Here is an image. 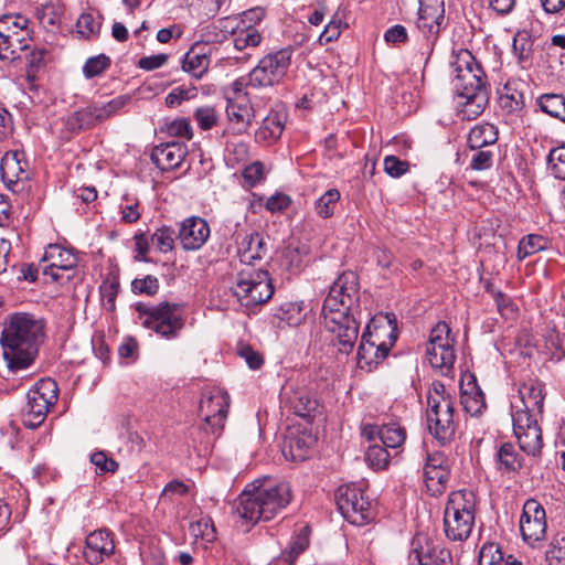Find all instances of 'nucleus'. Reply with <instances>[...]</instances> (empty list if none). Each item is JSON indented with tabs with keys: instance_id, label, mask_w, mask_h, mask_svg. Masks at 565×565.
<instances>
[{
	"instance_id": "nucleus-45",
	"label": "nucleus",
	"mask_w": 565,
	"mask_h": 565,
	"mask_svg": "<svg viewBox=\"0 0 565 565\" xmlns=\"http://www.w3.org/2000/svg\"><path fill=\"white\" fill-rule=\"evenodd\" d=\"M262 41L258 30L254 25L237 29L233 33L234 46L238 51L247 47H256Z\"/></svg>"
},
{
	"instance_id": "nucleus-39",
	"label": "nucleus",
	"mask_w": 565,
	"mask_h": 565,
	"mask_svg": "<svg viewBox=\"0 0 565 565\" xmlns=\"http://www.w3.org/2000/svg\"><path fill=\"white\" fill-rule=\"evenodd\" d=\"M540 109L562 122H565V95L557 93L542 94L536 99Z\"/></svg>"
},
{
	"instance_id": "nucleus-44",
	"label": "nucleus",
	"mask_w": 565,
	"mask_h": 565,
	"mask_svg": "<svg viewBox=\"0 0 565 565\" xmlns=\"http://www.w3.org/2000/svg\"><path fill=\"white\" fill-rule=\"evenodd\" d=\"M210 58L205 54L188 52L183 58L182 68L195 78H201L209 70Z\"/></svg>"
},
{
	"instance_id": "nucleus-36",
	"label": "nucleus",
	"mask_w": 565,
	"mask_h": 565,
	"mask_svg": "<svg viewBox=\"0 0 565 565\" xmlns=\"http://www.w3.org/2000/svg\"><path fill=\"white\" fill-rule=\"evenodd\" d=\"M284 131V122L278 113L269 114L255 132V140L262 145H271L277 141Z\"/></svg>"
},
{
	"instance_id": "nucleus-35",
	"label": "nucleus",
	"mask_w": 565,
	"mask_h": 565,
	"mask_svg": "<svg viewBox=\"0 0 565 565\" xmlns=\"http://www.w3.org/2000/svg\"><path fill=\"white\" fill-rule=\"evenodd\" d=\"M498 140V130L494 125L484 122L472 127L468 134L467 145L470 150L486 149Z\"/></svg>"
},
{
	"instance_id": "nucleus-21",
	"label": "nucleus",
	"mask_w": 565,
	"mask_h": 565,
	"mask_svg": "<svg viewBox=\"0 0 565 565\" xmlns=\"http://www.w3.org/2000/svg\"><path fill=\"white\" fill-rule=\"evenodd\" d=\"M362 334L374 342L386 344L391 350L398 338L396 316L392 312L375 315Z\"/></svg>"
},
{
	"instance_id": "nucleus-9",
	"label": "nucleus",
	"mask_w": 565,
	"mask_h": 565,
	"mask_svg": "<svg viewBox=\"0 0 565 565\" xmlns=\"http://www.w3.org/2000/svg\"><path fill=\"white\" fill-rule=\"evenodd\" d=\"M232 291L243 306L252 307L267 302L274 286L268 271L247 267L236 275Z\"/></svg>"
},
{
	"instance_id": "nucleus-25",
	"label": "nucleus",
	"mask_w": 565,
	"mask_h": 565,
	"mask_svg": "<svg viewBox=\"0 0 565 565\" xmlns=\"http://www.w3.org/2000/svg\"><path fill=\"white\" fill-rule=\"evenodd\" d=\"M30 31L17 34L9 26L0 28V60L13 62L20 58L21 53L29 49Z\"/></svg>"
},
{
	"instance_id": "nucleus-42",
	"label": "nucleus",
	"mask_w": 565,
	"mask_h": 565,
	"mask_svg": "<svg viewBox=\"0 0 565 565\" xmlns=\"http://www.w3.org/2000/svg\"><path fill=\"white\" fill-rule=\"evenodd\" d=\"M499 468L507 472H515L522 467V458L515 447L510 444H503L497 452Z\"/></svg>"
},
{
	"instance_id": "nucleus-23",
	"label": "nucleus",
	"mask_w": 565,
	"mask_h": 565,
	"mask_svg": "<svg viewBox=\"0 0 565 565\" xmlns=\"http://www.w3.org/2000/svg\"><path fill=\"white\" fill-rule=\"evenodd\" d=\"M232 238L237 244L239 259L244 264H253L263 259L267 254V244L264 236L258 232H250L243 235L237 230L232 233Z\"/></svg>"
},
{
	"instance_id": "nucleus-26",
	"label": "nucleus",
	"mask_w": 565,
	"mask_h": 565,
	"mask_svg": "<svg viewBox=\"0 0 565 565\" xmlns=\"http://www.w3.org/2000/svg\"><path fill=\"white\" fill-rule=\"evenodd\" d=\"M362 436L369 441H373L377 438L385 447L396 450L404 444L406 433L404 428L396 424L382 426L365 425L362 428Z\"/></svg>"
},
{
	"instance_id": "nucleus-33",
	"label": "nucleus",
	"mask_w": 565,
	"mask_h": 565,
	"mask_svg": "<svg viewBox=\"0 0 565 565\" xmlns=\"http://www.w3.org/2000/svg\"><path fill=\"white\" fill-rule=\"evenodd\" d=\"M21 156L17 151L7 152L1 159V178L8 188L29 177L25 171L26 162L21 159Z\"/></svg>"
},
{
	"instance_id": "nucleus-57",
	"label": "nucleus",
	"mask_w": 565,
	"mask_h": 565,
	"mask_svg": "<svg viewBox=\"0 0 565 565\" xmlns=\"http://www.w3.org/2000/svg\"><path fill=\"white\" fill-rule=\"evenodd\" d=\"M473 153L470 159V168L475 171L488 170L493 164L494 153L490 149L472 150Z\"/></svg>"
},
{
	"instance_id": "nucleus-29",
	"label": "nucleus",
	"mask_w": 565,
	"mask_h": 565,
	"mask_svg": "<svg viewBox=\"0 0 565 565\" xmlns=\"http://www.w3.org/2000/svg\"><path fill=\"white\" fill-rule=\"evenodd\" d=\"M391 350L362 334L358 347L356 361L361 370L372 371L386 359Z\"/></svg>"
},
{
	"instance_id": "nucleus-56",
	"label": "nucleus",
	"mask_w": 565,
	"mask_h": 565,
	"mask_svg": "<svg viewBox=\"0 0 565 565\" xmlns=\"http://www.w3.org/2000/svg\"><path fill=\"white\" fill-rule=\"evenodd\" d=\"M487 290L491 294L497 305V309L502 317L509 318L514 315L516 307L510 297H508L500 290L490 289L489 287L487 288Z\"/></svg>"
},
{
	"instance_id": "nucleus-49",
	"label": "nucleus",
	"mask_w": 565,
	"mask_h": 565,
	"mask_svg": "<svg viewBox=\"0 0 565 565\" xmlns=\"http://www.w3.org/2000/svg\"><path fill=\"white\" fill-rule=\"evenodd\" d=\"M189 530L196 540L201 539L206 542H213L216 537L215 527L210 516H203L191 523Z\"/></svg>"
},
{
	"instance_id": "nucleus-19",
	"label": "nucleus",
	"mask_w": 565,
	"mask_h": 565,
	"mask_svg": "<svg viewBox=\"0 0 565 565\" xmlns=\"http://www.w3.org/2000/svg\"><path fill=\"white\" fill-rule=\"evenodd\" d=\"M424 477L433 495L441 494L450 477L449 462L441 451L428 454L424 466Z\"/></svg>"
},
{
	"instance_id": "nucleus-27",
	"label": "nucleus",
	"mask_w": 565,
	"mask_h": 565,
	"mask_svg": "<svg viewBox=\"0 0 565 565\" xmlns=\"http://www.w3.org/2000/svg\"><path fill=\"white\" fill-rule=\"evenodd\" d=\"M186 156V147L180 142H167L156 146L151 160L162 171H170L181 166Z\"/></svg>"
},
{
	"instance_id": "nucleus-18",
	"label": "nucleus",
	"mask_w": 565,
	"mask_h": 565,
	"mask_svg": "<svg viewBox=\"0 0 565 565\" xmlns=\"http://www.w3.org/2000/svg\"><path fill=\"white\" fill-rule=\"evenodd\" d=\"M445 23L444 0H427L419 3L416 26L428 41L435 42Z\"/></svg>"
},
{
	"instance_id": "nucleus-5",
	"label": "nucleus",
	"mask_w": 565,
	"mask_h": 565,
	"mask_svg": "<svg viewBox=\"0 0 565 565\" xmlns=\"http://www.w3.org/2000/svg\"><path fill=\"white\" fill-rule=\"evenodd\" d=\"M427 426L431 436L440 444L447 445L456 434L454 419V401L441 382H434L427 393Z\"/></svg>"
},
{
	"instance_id": "nucleus-6",
	"label": "nucleus",
	"mask_w": 565,
	"mask_h": 565,
	"mask_svg": "<svg viewBox=\"0 0 565 565\" xmlns=\"http://www.w3.org/2000/svg\"><path fill=\"white\" fill-rule=\"evenodd\" d=\"M476 500L472 491L452 492L444 512V531L454 542H462L469 537L475 524Z\"/></svg>"
},
{
	"instance_id": "nucleus-59",
	"label": "nucleus",
	"mask_w": 565,
	"mask_h": 565,
	"mask_svg": "<svg viewBox=\"0 0 565 565\" xmlns=\"http://www.w3.org/2000/svg\"><path fill=\"white\" fill-rule=\"evenodd\" d=\"M196 96L195 87L179 86L173 88L166 97V104L168 107H177L183 100H188Z\"/></svg>"
},
{
	"instance_id": "nucleus-32",
	"label": "nucleus",
	"mask_w": 565,
	"mask_h": 565,
	"mask_svg": "<svg viewBox=\"0 0 565 565\" xmlns=\"http://www.w3.org/2000/svg\"><path fill=\"white\" fill-rule=\"evenodd\" d=\"M303 301L282 302L273 313V323L284 329L286 327H297L306 318Z\"/></svg>"
},
{
	"instance_id": "nucleus-14",
	"label": "nucleus",
	"mask_w": 565,
	"mask_h": 565,
	"mask_svg": "<svg viewBox=\"0 0 565 565\" xmlns=\"http://www.w3.org/2000/svg\"><path fill=\"white\" fill-rule=\"evenodd\" d=\"M230 407V396L222 390L204 395L200 402L199 415L204 420L202 429L206 434L220 435Z\"/></svg>"
},
{
	"instance_id": "nucleus-37",
	"label": "nucleus",
	"mask_w": 565,
	"mask_h": 565,
	"mask_svg": "<svg viewBox=\"0 0 565 565\" xmlns=\"http://www.w3.org/2000/svg\"><path fill=\"white\" fill-rule=\"evenodd\" d=\"M516 81H509L500 93V107L509 114L520 111L524 106V94Z\"/></svg>"
},
{
	"instance_id": "nucleus-11",
	"label": "nucleus",
	"mask_w": 565,
	"mask_h": 565,
	"mask_svg": "<svg viewBox=\"0 0 565 565\" xmlns=\"http://www.w3.org/2000/svg\"><path fill=\"white\" fill-rule=\"evenodd\" d=\"M454 343L449 326L438 322L430 332L426 355L431 367L438 369L443 375H448L455 364Z\"/></svg>"
},
{
	"instance_id": "nucleus-30",
	"label": "nucleus",
	"mask_w": 565,
	"mask_h": 565,
	"mask_svg": "<svg viewBox=\"0 0 565 565\" xmlns=\"http://www.w3.org/2000/svg\"><path fill=\"white\" fill-rule=\"evenodd\" d=\"M520 405L512 406L513 413H525L531 417H541L544 405L543 390L540 385L523 384L520 390Z\"/></svg>"
},
{
	"instance_id": "nucleus-17",
	"label": "nucleus",
	"mask_w": 565,
	"mask_h": 565,
	"mask_svg": "<svg viewBox=\"0 0 565 565\" xmlns=\"http://www.w3.org/2000/svg\"><path fill=\"white\" fill-rule=\"evenodd\" d=\"M115 556L113 533L97 530L87 535L83 557L88 565H108Z\"/></svg>"
},
{
	"instance_id": "nucleus-40",
	"label": "nucleus",
	"mask_w": 565,
	"mask_h": 565,
	"mask_svg": "<svg viewBox=\"0 0 565 565\" xmlns=\"http://www.w3.org/2000/svg\"><path fill=\"white\" fill-rule=\"evenodd\" d=\"M551 242L547 237L539 234H529L521 238L518 246L519 259H525L526 257L536 254L541 250H545L550 247Z\"/></svg>"
},
{
	"instance_id": "nucleus-54",
	"label": "nucleus",
	"mask_w": 565,
	"mask_h": 565,
	"mask_svg": "<svg viewBox=\"0 0 565 565\" xmlns=\"http://www.w3.org/2000/svg\"><path fill=\"white\" fill-rule=\"evenodd\" d=\"M546 562L548 565H565V536L556 535L547 551Z\"/></svg>"
},
{
	"instance_id": "nucleus-51",
	"label": "nucleus",
	"mask_w": 565,
	"mask_h": 565,
	"mask_svg": "<svg viewBox=\"0 0 565 565\" xmlns=\"http://www.w3.org/2000/svg\"><path fill=\"white\" fill-rule=\"evenodd\" d=\"M532 40L526 32H518L513 39L512 51L516 56L519 63H524L529 60L532 53Z\"/></svg>"
},
{
	"instance_id": "nucleus-64",
	"label": "nucleus",
	"mask_w": 565,
	"mask_h": 565,
	"mask_svg": "<svg viewBox=\"0 0 565 565\" xmlns=\"http://www.w3.org/2000/svg\"><path fill=\"white\" fill-rule=\"evenodd\" d=\"M90 462L95 465L102 472H116L118 462L108 458L105 452L97 451L90 456Z\"/></svg>"
},
{
	"instance_id": "nucleus-28",
	"label": "nucleus",
	"mask_w": 565,
	"mask_h": 565,
	"mask_svg": "<svg viewBox=\"0 0 565 565\" xmlns=\"http://www.w3.org/2000/svg\"><path fill=\"white\" fill-rule=\"evenodd\" d=\"M316 438L308 431H290L285 439L282 455L287 460L300 462L309 458Z\"/></svg>"
},
{
	"instance_id": "nucleus-52",
	"label": "nucleus",
	"mask_w": 565,
	"mask_h": 565,
	"mask_svg": "<svg viewBox=\"0 0 565 565\" xmlns=\"http://www.w3.org/2000/svg\"><path fill=\"white\" fill-rule=\"evenodd\" d=\"M151 243L161 253H168L174 246V231L168 226L159 227L151 235Z\"/></svg>"
},
{
	"instance_id": "nucleus-48",
	"label": "nucleus",
	"mask_w": 565,
	"mask_h": 565,
	"mask_svg": "<svg viewBox=\"0 0 565 565\" xmlns=\"http://www.w3.org/2000/svg\"><path fill=\"white\" fill-rule=\"evenodd\" d=\"M479 565H507V558L497 543H484L479 552Z\"/></svg>"
},
{
	"instance_id": "nucleus-10",
	"label": "nucleus",
	"mask_w": 565,
	"mask_h": 565,
	"mask_svg": "<svg viewBox=\"0 0 565 565\" xmlns=\"http://www.w3.org/2000/svg\"><path fill=\"white\" fill-rule=\"evenodd\" d=\"M337 505L343 518L353 525L362 526L375 518V511L364 490L355 483L341 486L335 494Z\"/></svg>"
},
{
	"instance_id": "nucleus-53",
	"label": "nucleus",
	"mask_w": 565,
	"mask_h": 565,
	"mask_svg": "<svg viewBox=\"0 0 565 565\" xmlns=\"http://www.w3.org/2000/svg\"><path fill=\"white\" fill-rule=\"evenodd\" d=\"M110 66V58L105 54L89 57L84 66L83 73L86 78H93L104 73Z\"/></svg>"
},
{
	"instance_id": "nucleus-63",
	"label": "nucleus",
	"mask_w": 565,
	"mask_h": 565,
	"mask_svg": "<svg viewBox=\"0 0 565 565\" xmlns=\"http://www.w3.org/2000/svg\"><path fill=\"white\" fill-rule=\"evenodd\" d=\"M28 24H29V20L21 14L3 15L0 19V28L2 25L9 26V30H11L12 32H14L17 34H20L22 31H29Z\"/></svg>"
},
{
	"instance_id": "nucleus-15",
	"label": "nucleus",
	"mask_w": 565,
	"mask_h": 565,
	"mask_svg": "<svg viewBox=\"0 0 565 565\" xmlns=\"http://www.w3.org/2000/svg\"><path fill=\"white\" fill-rule=\"evenodd\" d=\"M513 431L520 448L531 456H536L543 447L539 417L525 413H512Z\"/></svg>"
},
{
	"instance_id": "nucleus-12",
	"label": "nucleus",
	"mask_w": 565,
	"mask_h": 565,
	"mask_svg": "<svg viewBox=\"0 0 565 565\" xmlns=\"http://www.w3.org/2000/svg\"><path fill=\"white\" fill-rule=\"evenodd\" d=\"M292 50L282 49L265 55L249 73L252 87H267L278 84L287 74Z\"/></svg>"
},
{
	"instance_id": "nucleus-46",
	"label": "nucleus",
	"mask_w": 565,
	"mask_h": 565,
	"mask_svg": "<svg viewBox=\"0 0 565 565\" xmlns=\"http://www.w3.org/2000/svg\"><path fill=\"white\" fill-rule=\"evenodd\" d=\"M391 454L382 444L370 445L365 451V461L374 470H382L388 466Z\"/></svg>"
},
{
	"instance_id": "nucleus-58",
	"label": "nucleus",
	"mask_w": 565,
	"mask_h": 565,
	"mask_svg": "<svg viewBox=\"0 0 565 565\" xmlns=\"http://www.w3.org/2000/svg\"><path fill=\"white\" fill-rule=\"evenodd\" d=\"M131 290L135 294H146L153 296L159 290V280L152 275H148L143 278H136L131 282Z\"/></svg>"
},
{
	"instance_id": "nucleus-50",
	"label": "nucleus",
	"mask_w": 565,
	"mask_h": 565,
	"mask_svg": "<svg viewBox=\"0 0 565 565\" xmlns=\"http://www.w3.org/2000/svg\"><path fill=\"white\" fill-rule=\"evenodd\" d=\"M547 162L552 174L557 179L565 180V143L550 151Z\"/></svg>"
},
{
	"instance_id": "nucleus-20",
	"label": "nucleus",
	"mask_w": 565,
	"mask_h": 565,
	"mask_svg": "<svg viewBox=\"0 0 565 565\" xmlns=\"http://www.w3.org/2000/svg\"><path fill=\"white\" fill-rule=\"evenodd\" d=\"M211 234L209 223L200 216H190L181 222L178 238L184 250L201 249Z\"/></svg>"
},
{
	"instance_id": "nucleus-8",
	"label": "nucleus",
	"mask_w": 565,
	"mask_h": 565,
	"mask_svg": "<svg viewBox=\"0 0 565 565\" xmlns=\"http://www.w3.org/2000/svg\"><path fill=\"white\" fill-rule=\"evenodd\" d=\"M58 398V385L51 377L39 380L28 392L22 409V422L26 428H38L46 418Z\"/></svg>"
},
{
	"instance_id": "nucleus-55",
	"label": "nucleus",
	"mask_w": 565,
	"mask_h": 565,
	"mask_svg": "<svg viewBox=\"0 0 565 565\" xmlns=\"http://www.w3.org/2000/svg\"><path fill=\"white\" fill-rule=\"evenodd\" d=\"M308 547V540L306 536L296 537L290 544L288 550L284 551L279 558V563L292 565L297 557L305 552Z\"/></svg>"
},
{
	"instance_id": "nucleus-13",
	"label": "nucleus",
	"mask_w": 565,
	"mask_h": 565,
	"mask_svg": "<svg viewBox=\"0 0 565 565\" xmlns=\"http://www.w3.org/2000/svg\"><path fill=\"white\" fill-rule=\"evenodd\" d=\"M46 263L42 267L45 276H50L52 281L64 285L75 275L77 257L72 249L64 248L58 244H51L46 247L43 258Z\"/></svg>"
},
{
	"instance_id": "nucleus-41",
	"label": "nucleus",
	"mask_w": 565,
	"mask_h": 565,
	"mask_svg": "<svg viewBox=\"0 0 565 565\" xmlns=\"http://www.w3.org/2000/svg\"><path fill=\"white\" fill-rule=\"evenodd\" d=\"M95 125L96 121L90 105L70 114L65 119V126L72 132L89 129Z\"/></svg>"
},
{
	"instance_id": "nucleus-38",
	"label": "nucleus",
	"mask_w": 565,
	"mask_h": 565,
	"mask_svg": "<svg viewBox=\"0 0 565 565\" xmlns=\"http://www.w3.org/2000/svg\"><path fill=\"white\" fill-rule=\"evenodd\" d=\"M309 248L306 245H288L281 257V266L291 274H298L307 264Z\"/></svg>"
},
{
	"instance_id": "nucleus-47",
	"label": "nucleus",
	"mask_w": 565,
	"mask_h": 565,
	"mask_svg": "<svg viewBox=\"0 0 565 565\" xmlns=\"http://www.w3.org/2000/svg\"><path fill=\"white\" fill-rule=\"evenodd\" d=\"M340 198L341 194L338 189L326 191L315 203L316 213L322 218L331 217Z\"/></svg>"
},
{
	"instance_id": "nucleus-43",
	"label": "nucleus",
	"mask_w": 565,
	"mask_h": 565,
	"mask_svg": "<svg viewBox=\"0 0 565 565\" xmlns=\"http://www.w3.org/2000/svg\"><path fill=\"white\" fill-rule=\"evenodd\" d=\"M103 17L99 13L85 12L76 22L77 32L84 39H95L99 35Z\"/></svg>"
},
{
	"instance_id": "nucleus-16",
	"label": "nucleus",
	"mask_w": 565,
	"mask_h": 565,
	"mask_svg": "<svg viewBox=\"0 0 565 565\" xmlns=\"http://www.w3.org/2000/svg\"><path fill=\"white\" fill-rule=\"evenodd\" d=\"M546 513L543 505L535 499H527L520 516V531L523 540L534 544L545 537Z\"/></svg>"
},
{
	"instance_id": "nucleus-34",
	"label": "nucleus",
	"mask_w": 565,
	"mask_h": 565,
	"mask_svg": "<svg viewBox=\"0 0 565 565\" xmlns=\"http://www.w3.org/2000/svg\"><path fill=\"white\" fill-rule=\"evenodd\" d=\"M461 404L471 416H477L486 408L484 394L472 377L461 385Z\"/></svg>"
},
{
	"instance_id": "nucleus-7",
	"label": "nucleus",
	"mask_w": 565,
	"mask_h": 565,
	"mask_svg": "<svg viewBox=\"0 0 565 565\" xmlns=\"http://www.w3.org/2000/svg\"><path fill=\"white\" fill-rule=\"evenodd\" d=\"M135 309L138 312L140 324L164 339H177L184 327L179 303L163 301L151 306L138 302Z\"/></svg>"
},
{
	"instance_id": "nucleus-4",
	"label": "nucleus",
	"mask_w": 565,
	"mask_h": 565,
	"mask_svg": "<svg viewBox=\"0 0 565 565\" xmlns=\"http://www.w3.org/2000/svg\"><path fill=\"white\" fill-rule=\"evenodd\" d=\"M452 85L458 97L463 98L461 113L467 119L477 118L489 102L486 76L481 66L469 51H461L452 64Z\"/></svg>"
},
{
	"instance_id": "nucleus-61",
	"label": "nucleus",
	"mask_w": 565,
	"mask_h": 565,
	"mask_svg": "<svg viewBox=\"0 0 565 565\" xmlns=\"http://www.w3.org/2000/svg\"><path fill=\"white\" fill-rule=\"evenodd\" d=\"M194 118L203 130L211 129L217 121L216 111L211 106L199 107L194 113Z\"/></svg>"
},
{
	"instance_id": "nucleus-3",
	"label": "nucleus",
	"mask_w": 565,
	"mask_h": 565,
	"mask_svg": "<svg viewBox=\"0 0 565 565\" xmlns=\"http://www.w3.org/2000/svg\"><path fill=\"white\" fill-rule=\"evenodd\" d=\"M291 501V487L287 482L269 479L255 480L238 497L237 513L252 524L269 521Z\"/></svg>"
},
{
	"instance_id": "nucleus-2",
	"label": "nucleus",
	"mask_w": 565,
	"mask_h": 565,
	"mask_svg": "<svg viewBox=\"0 0 565 565\" xmlns=\"http://www.w3.org/2000/svg\"><path fill=\"white\" fill-rule=\"evenodd\" d=\"M45 320L31 312H14L7 317L1 333L3 358L11 372L30 367L45 339Z\"/></svg>"
},
{
	"instance_id": "nucleus-60",
	"label": "nucleus",
	"mask_w": 565,
	"mask_h": 565,
	"mask_svg": "<svg viewBox=\"0 0 565 565\" xmlns=\"http://www.w3.org/2000/svg\"><path fill=\"white\" fill-rule=\"evenodd\" d=\"M409 169L407 161L401 160L395 156H386L384 158V171L392 178H399Z\"/></svg>"
},
{
	"instance_id": "nucleus-31",
	"label": "nucleus",
	"mask_w": 565,
	"mask_h": 565,
	"mask_svg": "<svg viewBox=\"0 0 565 565\" xmlns=\"http://www.w3.org/2000/svg\"><path fill=\"white\" fill-rule=\"evenodd\" d=\"M408 555L409 565H452L451 554L448 550L434 547L429 544L416 546Z\"/></svg>"
},
{
	"instance_id": "nucleus-1",
	"label": "nucleus",
	"mask_w": 565,
	"mask_h": 565,
	"mask_svg": "<svg viewBox=\"0 0 565 565\" xmlns=\"http://www.w3.org/2000/svg\"><path fill=\"white\" fill-rule=\"evenodd\" d=\"M360 282L354 271H343L331 285L322 306L323 324L332 334L337 353L349 355L358 340L360 323Z\"/></svg>"
},
{
	"instance_id": "nucleus-62",
	"label": "nucleus",
	"mask_w": 565,
	"mask_h": 565,
	"mask_svg": "<svg viewBox=\"0 0 565 565\" xmlns=\"http://www.w3.org/2000/svg\"><path fill=\"white\" fill-rule=\"evenodd\" d=\"M237 354L245 360L252 370H258L264 363L263 355L248 344H239Z\"/></svg>"
},
{
	"instance_id": "nucleus-22",
	"label": "nucleus",
	"mask_w": 565,
	"mask_h": 565,
	"mask_svg": "<svg viewBox=\"0 0 565 565\" xmlns=\"http://www.w3.org/2000/svg\"><path fill=\"white\" fill-rule=\"evenodd\" d=\"M284 402L290 412L306 420H311L320 414L318 399L305 386L290 387L284 393Z\"/></svg>"
},
{
	"instance_id": "nucleus-24",
	"label": "nucleus",
	"mask_w": 565,
	"mask_h": 565,
	"mask_svg": "<svg viewBox=\"0 0 565 565\" xmlns=\"http://www.w3.org/2000/svg\"><path fill=\"white\" fill-rule=\"evenodd\" d=\"M226 115L232 125V134L241 135L248 130L254 117L253 108L243 96L227 98Z\"/></svg>"
}]
</instances>
